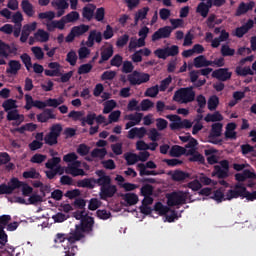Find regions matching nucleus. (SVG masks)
Here are the masks:
<instances>
[{
    "label": "nucleus",
    "mask_w": 256,
    "mask_h": 256,
    "mask_svg": "<svg viewBox=\"0 0 256 256\" xmlns=\"http://www.w3.org/2000/svg\"><path fill=\"white\" fill-rule=\"evenodd\" d=\"M116 107H117V102L115 100H108L104 104V109H103L104 115L111 113V111H113Z\"/></svg>",
    "instance_id": "46"
},
{
    "label": "nucleus",
    "mask_w": 256,
    "mask_h": 256,
    "mask_svg": "<svg viewBox=\"0 0 256 256\" xmlns=\"http://www.w3.org/2000/svg\"><path fill=\"white\" fill-rule=\"evenodd\" d=\"M19 71H21V62L19 60H10L6 68V74L15 76L18 75Z\"/></svg>",
    "instance_id": "21"
},
{
    "label": "nucleus",
    "mask_w": 256,
    "mask_h": 256,
    "mask_svg": "<svg viewBox=\"0 0 256 256\" xmlns=\"http://www.w3.org/2000/svg\"><path fill=\"white\" fill-rule=\"evenodd\" d=\"M91 151V147H89L87 144H80L77 147L76 152L80 157H87L89 155V152Z\"/></svg>",
    "instance_id": "47"
},
{
    "label": "nucleus",
    "mask_w": 256,
    "mask_h": 256,
    "mask_svg": "<svg viewBox=\"0 0 256 256\" xmlns=\"http://www.w3.org/2000/svg\"><path fill=\"white\" fill-rule=\"evenodd\" d=\"M236 75L239 77H247V75H255V72L251 70V67H241L237 66L236 67Z\"/></svg>",
    "instance_id": "38"
},
{
    "label": "nucleus",
    "mask_w": 256,
    "mask_h": 256,
    "mask_svg": "<svg viewBox=\"0 0 256 256\" xmlns=\"http://www.w3.org/2000/svg\"><path fill=\"white\" fill-rule=\"evenodd\" d=\"M103 41V34L97 30H91L86 41V47H93L95 43H101Z\"/></svg>",
    "instance_id": "16"
},
{
    "label": "nucleus",
    "mask_w": 256,
    "mask_h": 256,
    "mask_svg": "<svg viewBox=\"0 0 256 256\" xmlns=\"http://www.w3.org/2000/svg\"><path fill=\"white\" fill-rule=\"evenodd\" d=\"M235 179L238 183H243L247 181V179H256V174L255 172H251L249 169H245L242 173L235 174Z\"/></svg>",
    "instance_id": "23"
},
{
    "label": "nucleus",
    "mask_w": 256,
    "mask_h": 256,
    "mask_svg": "<svg viewBox=\"0 0 256 256\" xmlns=\"http://www.w3.org/2000/svg\"><path fill=\"white\" fill-rule=\"evenodd\" d=\"M113 53H114L113 46L109 44V46L104 48L103 51L101 52V58L98 62L99 65H103L105 61H109V59L113 57Z\"/></svg>",
    "instance_id": "26"
},
{
    "label": "nucleus",
    "mask_w": 256,
    "mask_h": 256,
    "mask_svg": "<svg viewBox=\"0 0 256 256\" xmlns=\"http://www.w3.org/2000/svg\"><path fill=\"white\" fill-rule=\"evenodd\" d=\"M222 132H223V124L217 122L212 124L209 135H211V137H221Z\"/></svg>",
    "instance_id": "35"
},
{
    "label": "nucleus",
    "mask_w": 256,
    "mask_h": 256,
    "mask_svg": "<svg viewBox=\"0 0 256 256\" xmlns=\"http://www.w3.org/2000/svg\"><path fill=\"white\" fill-rule=\"evenodd\" d=\"M101 205H102V202L99 199L92 198L89 201L88 209H89V211H97V209H99V207H101Z\"/></svg>",
    "instance_id": "59"
},
{
    "label": "nucleus",
    "mask_w": 256,
    "mask_h": 256,
    "mask_svg": "<svg viewBox=\"0 0 256 256\" xmlns=\"http://www.w3.org/2000/svg\"><path fill=\"white\" fill-rule=\"evenodd\" d=\"M213 177L218 179H227L229 177V161L222 160L220 165L214 166V171L212 172Z\"/></svg>",
    "instance_id": "8"
},
{
    "label": "nucleus",
    "mask_w": 256,
    "mask_h": 256,
    "mask_svg": "<svg viewBox=\"0 0 256 256\" xmlns=\"http://www.w3.org/2000/svg\"><path fill=\"white\" fill-rule=\"evenodd\" d=\"M185 151V148L179 145H174L170 149V157H181V155H185Z\"/></svg>",
    "instance_id": "42"
},
{
    "label": "nucleus",
    "mask_w": 256,
    "mask_h": 256,
    "mask_svg": "<svg viewBox=\"0 0 256 256\" xmlns=\"http://www.w3.org/2000/svg\"><path fill=\"white\" fill-rule=\"evenodd\" d=\"M72 30L76 37H81V35H85L87 31H89V25L81 24L79 26L72 27Z\"/></svg>",
    "instance_id": "41"
},
{
    "label": "nucleus",
    "mask_w": 256,
    "mask_h": 256,
    "mask_svg": "<svg viewBox=\"0 0 256 256\" xmlns=\"http://www.w3.org/2000/svg\"><path fill=\"white\" fill-rule=\"evenodd\" d=\"M215 153H217V150L215 149L204 150V155H206L209 165H215V163L219 162V158L215 155Z\"/></svg>",
    "instance_id": "30"
},
{
    "label": "nucleus",
    "mask_w": 256,
    "mask_h": 256,
    "mask_svg": "<svg viewBox=\"0 0 256 256\" xmlns=\"http://www.w3.org/2000/svg\"><path fill=\"white\" fill-rule=\"evenodd\" d=\"M96 9L97 6L95 4L88 3L86 6H84L82 8L83 19H86V21H93Z\"/></svg>",
    "instance_id": "18"
},
{
    "label": "nucleus",
    "mask_w": 256,
    "mask_h": 256,
    "mask_svg": "<svg viewBox=\"0 0 256 256\" xmlns=\"http://www.w3.org/2000/svg\"><path fill=\"white\" fill-rule=\"evenodd\" d=\"M96 114L95 112H89L86 117L80 119L81 126L85 127V125L93 126L95 124Z\"/></svg>",
    "instance_id": "33"
},
{
    "label": "nucleus",
    "mask_w": 256,
    "mask_h": 256,
    "mask_svg": "<svg viewBox=\"0 0 256 256\" xmlns=\"http://www.w3.org/2000/svg\"><path fill=\"white\" fill-rule=\"evenodd\" d=\"M255 7V2L250 1L249 3L241 2L236 9L235 16L241 17V15H245L249 13V11H253V8Z\"/></svg>",
    "instance_id": "19"
},
{
    "label": "nucleus",
    "mask_w": 256,
    "mask_h": 256,
    "mask_svg": "<svg viewBox=\"0 0 256 256\" xmlns=\"http://www.w3.org/2000/svg\"><path fill=\"white\" fill-rule=\"evenodd\" d=\"M117 193V186L113 184H109L108 186H103L100 188V199L102 201H107V199H111L112 197H115V194Z\"/></svg>",
    "instance_id": "12"
},
{
    "label": "nucleus",
    "mask_w": 256,
    "mask_h": 256,
    "mask_svg": "<svg viewBox=\"0 0 256 256\" xmlns=\"http://www.w3.org/2000/svg\"><path fill=\"white\" fill-rule=\"evenodd\" d=\"M247 187L243 185V183L238 182L234 185L233 189H230L226 193V199L227 201H231L232 199H239V197H242V199H245V190Z\"/></svg>",
    "instance_id": "7"
},
{
    "label": "nucleus",
    "mask_w": 256,
    "mask_h": 256,
    "mask_svg": "<svg viewBox=\"0 0 256 256\" xmlns=\"http://www.w3.org/2000/svg\"><path fill=\"white\" fill-rule=\"evenodd\" d=\"M107 155V149L106 148H95L92 150L91 152V157H93V159H105V156Z\"/></svg>",
    "instance_id": "43"
},
{
    "label": "nucleus",
    "mask_w": 256,
    "mask_h": 256,
    "mask_svg": "<svg viewBox=\"0 0 256 256\" xmlns=\"http://www.w3.org/2000/svg\"><path fill=\"white\" fill-rule=\"evenodd\" d=\"M210 199H213L214 201H216V203H223V201H227L223 188H218L217 190H214L210 196Z\"/></svg>",
    "instance_id": "29"
},
{
    "label": "nucleus",
    "mask_w": 256,
    "mask_h": 256,
    "mask_svg": "<svg viewBox=\"0 0 256 256\" xmlns=\"http://www.w3.org/2000/svg\"><path fill=\"white\" fill-rule=\"evenodd\" d=\"M153 186L150 184H145L141 187L140 193L142 197H151L153 195Z\"/></svg>",
    "instance_id": "51"
},
{
    "label": "nucleus",
    "mask_w": 256,
    "mask_h": 256,
    "mask_svg": "<svg viewBox=\"0 0 256 256\" xmlns=\"http://www.w3.org/2000/svg\"><path fill=\"white\" fill-rule=\"evenodd\" d=\"M154 55L158 59H167V57H175L179 55V46L172 45L171 47L158 48L154 51Z\"/></svg>",
    "instance_id": "6"
},
{
    "label": "nucleus",
    "mask_w": 256,
    "mask_h": 256,
    "mask_svg": "<svg viewBox=\"0 0 256 256\" xmlns=\"http://www.w3.org/2000/svg\"><path fill=\"white\" fill-rule=\"evenodd\" d=\"M171 33H173V28L171 26H164L159 28L152 35V41H159V39H169L171 37Z\"/></svg>",
    "instance_id": "13"
},
{
    "label": "nucleus",
    "mask_w": 256,
    "mask_h": 256,
    "mask_svg": "<svg viewBox=\"0 0 256 256\" xmlns=\"http://www.w3.org/2000/svg\"><path fill=\"white\" fill-rule=\"evenodd\" d=\"M145 97H155L156 95H159V85L152 86L148 88L145 93Z\"/></svg>",
    "instance_id": "63"
},
{
    "label": "nucleus",
    "mask_w": 256,
    "mask_h": 256,
    "mask_svg": "<svg viewBox=\"0 0 256 256\" xmlns=\"http://www.w3.org/2000/svg\"><path fill=\"white\" fill-rule=\"evenodd\" d=\"M2 107H3L4 111H6V113H8L9 111H11V109H17V104H16L15 100L8 99L3 102Z\"/></svg>",
    "instance_id": "55"
},
{
    "label": "nucleus",
    "mask_w": 256,
    "mask_h": 256,
    "mask_svg": "<svg viewBox=\"0 0 256 256\" xmlns=\"http://www.w3.org/2000/svg\"><path fill=\"white\" fill-rule=\"evenodd\" d=\"M153 107H155V103L149 99H144L140 103V111H149Z\"/></svg>",
    "instance_id": "60"
},
{
    "label": "nucleus",
    "mask_w": 256,
    "mask_h": 256,
    "mask_svg": "<svg viewBox=\"0 0 256 256\" xmlns=\"http://www.w3.org/2000/svg\"><path fill=\"white\" fill-rule=\"evenodd\" d=\"M127 43H129V36L128 34H124L122 36H120L117 41H116V47H118L119 49L123 48L125 45H127Z\"/></svg>",
    "instance_id": "61"
},
{
    "label": "nucleus",
    "mask_w": 256,
    "mask_h": 256,
    "mask_svg": "<svg viewBox=\"0 0 256 256\" xmlns=\"http://www.w3.org/2000/svg\"><path fill=\"white\" fill-rule=\"evenodd\" d=\"M154 211H157L159 215H167V213H169V207L163 205L161 202H156L154 205Z\"/></svg>",
    "instance_id": "52"
},
{
    "label": "nucleus",
    "mask_w": 256,
    "mask_h": 256,
    "mask_svg": "<svg viewBox=\"0 0 256 256\" xmlns=\"http://www.w3.org/2000/svg\"><path fill=\"white\" fill-rule=\"evenodd\" d=\"M48 67L52 70L46 69L44 71V75H46V77H61V64H59V62H50Z\"/></svg>",
    "instance_id": "17"
},
{
    "label": "nucleus",
    "mask_w": 256,
    "mask_h": 256,
    "mask_svg": "<svg viewBox=\"0 0 256 256\" xmlns=\"http://www.w3.org/2000/svg\"><path fill=\"white\" fill-rule=\"evenodd\" d=\"M63 132V126L61 124H54L50 127V134L55 137H61V133Z\"/></svg>",
    "instance_id": "56"
},
{
    "label": "nucleus",
    "mask_w": 256,
    "mask_h": 256,
    "mask_svg": "<svg viewBox=\"0 0 256 256\" xmlns=\"http://www.w3.org/2000/svg\"><path fill=\"white\" fill-rule=\"evenodd\" d=\"M124 159L127 165H135L139 161V155L131 152H127L124 154Z\"/></svg>",
    "instance_id": "39"
},
{
    "label": "nucleus",
    "mask_w": 256,
    "mask_h": 256,
    "mask_svg": "<svg viewBox=\"0 0 256 256\" xmlns=\"http://www.w3.org/2000/svg\"><path fill=\"white\" fill-rule=\"evenodd\" d=\"M94 19L101 23L105 19V8H97L96 12H94Z\"/></svg>",
    "instance_id": "64"
},
{
    "label": "nucleus",
    "mask_w": 256,
    "mask_h": 256,
    "mask_svg": "<svg viewBox=\"0 0 256 256\" xmlns=\"http://www.w3.org/2000/svg\"><path fill=\"white\" fill-rule=\"evenodd\" d=\"M63 17L66 23H75V21H79L80 15H79V12L72 11Z\"/></svg>",
    "instance_id": "49"
},
{
    "label": "nucleus",
    "mask_w": 256,
    "mask_h": 256,
    "mask_svg": "<svg viewBox=\"0 0 256 256\" xmlns=\"http://www.w3.org/2000/svg\"><path fill=\"white\" fill-rule=\"evenodd\" d=\"M66 61L69 63L72 67H75L77 65V53L75 50H71L67 53Z\"/></svg>",
    "instance_id": "53"
},
{
    "label": "nucleus",
    "mask_w": 256,
    "mask_h": 256,
    "mask_svg": "<svg viewBox=\"0 0 256 256\" xmlns=\"http://www.w3.org/2000/svg\"><path fill=\"white\" fill-rule=\"evenodd\" d=\"M93 69V65L91 63L82 64L78 68V75H87V73H91Z\"/></svg>",
    "instance_id": "57"
},
{
    "label": "nucleus",
    "mask_w": 256,
    "mask_h": 256,
    "mask_svg": "<svg viewBox=\"0 0 256 256\" xmlns=\"http://www.w3.org/2000/svg\"><path fill=\"white\" fill-rule=\"evenodd\" d=\"M59 138L53 134H50V132L48 134H46V136L44 137V143L46 145H49L50 147H53V145H57V143H59Z\"/></svg>",
    "instance_id": "45"
},
{
    "label": "nucleus",
    "mask_w": 256,
    "mask_h": 256,
    "mask_svg": "<svg viewBox=\"0 0 256 256\" xmlns=\"http://www.w3.org/2000/svg\"><path fill=\"white\" fill-rule=\"evenodd\" d=\"M93 225H95V219L91 216L84 217L80 224L76 225L84 235L85 233H91L93 231Z\"/></svg>",
    "instance_id": "11"
},
{
    "label": "nucleus",
    "mask_w": 256,
    "mask_h": 256,
    "mask_svg": "<svg viewBox=\"0 0 256 256\" xmlns=\"http://www.w3.org/2000/svg\"><path fill=\"white\" fill-rule=\"evenodd\" d=\"M59 163H61V157H53L45 163V167L46 169L53 170L55 167H58Z\"/></svg>",
    "instance_id": "48"
},
{
    "label": "nucleus",
    "mask_w": 256,
    "mask_h": 256,
    "mask_svg": "<svg viewBox=\"0 0 256 256\" xmlns=\"http://www.w3.org/2000/svg\"><path fill=\"white\" fill-rule=\"evenodd\" d=\"M125 119L127 121H132L135 123V125H139L141 121L143 120V113L141 112H136L135 114H128L125 116Z\"/></svg>",
    "instance_id": "37"
},
{
    "label": "nucleus",
    "mask_w": 256,
    "mask_h": 256,
    "mask_svg": "<svg viewBox=\"0 0 256 256\" xmlns=\"http://www.w3.org/2000/svg\"><path fill=\"white\" fill-rule=\"evenodd\" d=\"M137 169L139 171L140 177H145L149 175L157 176L159 175V172L156 170H145V166H143V163L137 164Z\"/></svg>",
    "instance_id": "36"
},
{
    "label": "nucleus",
    "mask_w": 256,
    "mask_h": 256,
    "mask_svg": "<svg viewBox=\"0 0 256 256\" xmlns=\"http://www.w3.org/2000/svg\"><path fill=\"white\" fill-rule=\"evenodd\" d=\"M255 25V22H253V19H249L244 25L237 27L235 29V36L238 37V39L243 38L251 29H253Z\"/></svg>",
    "instance_id": "15"
},
{
    "label": "nucleus",
    "mask_w": 256,
    "mask_h": 256,
    "mask_svg": "<svg viewBox=\"0 0 256 256\" xmlns=\"http://www.w3.org/2000/svg\"><path fill=\"white\" fill-rule=\"evenodd\" d=\"M145 135H147V129L145 127H135L129 130L128 139H135V137L138 139H143Z\"/></svg>",
    "instance_id": "24"
},
{
    "label": "nucleus",
    "mask_w": 256,
    "mask_h": 256,
    "mask_svg": "<svg viewBox=\"0 0 256 256\" xmlns=\"http://www.w3.org/2000/svg\"><path fill=\"white\" fill-rule=\"evenodd\" d=\"M51 5L57 9H69V3L65 0H53Z\"/></svg>",
    "instance_id": "62"
},
{
    "label": "nucleus",
    "mask_w": 256,
    "mask_h": 256,
    "mask_svg": "<svg viewBox=\"0 0 256 256\" xmlns=\"http://www.w3.org/2000/svg\"><path fill=\"white\" fill-rule=\"evenodd\" d=\"M94 178H84L82 180L77 181V187H82L83 189H93L95 187V183H93Z\"/></svg>",
    "instance_id": "34"
},
{
    "label": "nucleus",
    "mask_w": 256,
    "mask_h": 256,
    "mask_svg": "<svg viewBox=\"0 0 256 256\" xmlns=\"http://www.w3.org/2000/svg\"><path fill=\"white\" fill-rule=\"evenodd\" d=\"M34 39H36V41H40V43H47V41H49V32L43 29H38L34 34Z\"/></svg>",
    "instance_id": "32"
},
{
    "label": "nucleus",
    "mask_w": 256,
    "mask_h": 256,
    "mask_svg": "<svg viewBox=\"0 0 256 256\" xmlns=\"http://www.w3.org/2000/svg\"><path fill=\"white\" fill-rule=\"evenodd\" d=\"M166 119H169V121L173 122L170 124V129L172 131H176L177 129H191V127H193V122H191V120H181L180 116L177 114L167 115Z\"/></svg>",
    "instance_id": "3"
},
{
    "label": "nucleus",
    "mask_w": 256,
    "mask_h": 256,
    "mask_svg": "<svg viewBox=\"0 0 256 256\" xmlns=\"http://www.w3.org/2000/svg\"><path fill=\"white\" fill-rule=\"evenodd\" d=\"M93 183L98 185L101 189V187H107L108 185H111V176H103L98 179H93Z\"/></svg>",
    "instance_id": "40"
},
{
    "label": "nucleus",
    "mask_w": 256,
    "mask_h": 256,
    "mask_svg": "<svg viewBox=\"0 0 256 256\" xmlns=\"http://www.w3.org/2000/svg\"><path fill=\"white\" fill-rule=\"evenodd\" d=\"M20 59L22 63L25 65L27 71H31V67H33V63L31 62V56H29V54L27 53H23L20 56Z\"/></svg>",
    "instance_id": "54"
},
{
    "label": "nucleus",
    "mask_w": 256,
    "mask_h": 256,
    "mask_svg": "<svg viewBox=\"0 0 256 256\" xmlns=\"http://www.w3.org/2000/svg\"><path fill=\"white\" fill-rule=\"evenodd\" d=\"M17 51V45H9L3 40H0V65H7L5 59H9V55H17Z\"/></svg>",
    "instance_id": "5"
},
{
    "label": "nucleus",
    "mask_w": 256,
    "mask_h": 256,
    "mask_svg": "<svg viewBox=\"0 0 256 256\" xmlns=\"http://www.w3.org/2000/svg\"><path fill=\"white\" fill-rule=\"evenodd\" d=\"M233 73L229 71V68H219L212 72V77L218 81H229Z\"/></svg>",
    "instance_id": "14"
},
{
    "label": "nucleus",
    "mask_w": 256,
    "mask_h": 256,
    "mask_svg": "<svg viewBox=\"0 0 256 256\" xmlns=\"http://www.w3.org/2000/svg\"><path fill=\"white\" fill-rule=\"evenodd\" d=\"M135 66H133V62L131 61H124L122 65V73L128 74L127 79L130 85H143V83H148L151 79V75L145 72H139L137 70L133 71ZM130 73V74H129Z\"/></svg>",
    "instance_id": "1"
},
{
    "label": "nucleus",
    "mask_w": 256,
    "mask_h": 256,
    "mask_svg": "<svg viewBox=\"0 0 256 256\" xmlns=\"http://www.w3.org/2000/svg\"><path fill=\"white\" fill-rule=\"evenodd\" d=\"M168 175L171 177L172 181H175V183H185L187 179H191V174L189 172L179 169L168 172Z\"/></svg>",
    "instance_id": "10"
},
{
    "label": "nucleus",
    "mask_w": 256,
    "mask_h": 256,
    "mask_svg": "<svg viewBox=\"0 0 256 256\" xmlns=\"http://www.w3.org/2000/svg\"><path fill=\"white\" fill-rule=\"evenodd\" d=\"M189 197V192L185 191H174L167 195L168 206L177 207V205H185Z\"/></svg>",
    "instance_id": "4"
},
{
    "label": "nucleus",
    "mask_w": 256,
    "mask_h": 256,
    "mask_svg": "<svg viewBox=\"0 0 256 256\" xmlns=\"http://www.w3.org/2000/svg\"><path fill=\"white\" fill-rule=\"evenodd\" d=\"M219 106V97L217 95H213L208 99V109L209 111H215Z\"/></svg>",
    "instance_id": "50"
},
{
    "label": "nucleus",
    "mask_w": 256,
    "mask_h": 256,
    "mask_svg": "<svg viewBox=\"0 0 256 256\" xmlns=\"http://www.w3.org/2000/svg\"><path fill=\"white\" fill-rule=\"evenodd\" d=\"M220 53L222 57H233V55H235V49L229 47L227 44H223Z\"/></svg>",
    "instance_id": "44"
},
{
    "label": "nucleus",
    "mask_w": 256,
    "mask_h": 256,
    "mask_svg": "<svg viewBox=\"0 0 256 256\" xmlns=\"http://www.w3.org/2000/svg\"><path fill=\"white\" fill-rule=\"evenodd\" d=\"M204 121H206V123H217V121H223V115H221L219 111H216L213 114L208 113L204 117Z\"/></svg>",
    "instance_id": "31"
},
{
    "label": "nucleus",
    "mask_w": 256,
    "mask_h": 256,
    "mask_svg": "<svg viewBox=\"0 0 256 256\" xmlns=\"http://www.w3.org/2000/svg\"><path fill=\"white\" fill-rule=\"evenodd\" d=\"M173 100L177 103H193L195 91L191 87L180 88L174 93Z\"/></svg>",
    "instance_id": "2"
},
{
    "label": "nucleus",
    "mask_w": 256,
    "mask_h": 256,
    "mask_svg": "<svg viewBox=\"0 0 256 256\" xmlns=\"http://www.w3.org/2000/svg\"><path fill=\"white\" fill-rule=\"evenodd\" d=\"M25 101L26 104L24 106V109H26V111H31V109H33V107H36V109H45V107H47V102H43L41 100H33V96L26 94L25 95Z\"/></svg>",
    "instance_id": "9"
},
{
    "label": "nucleus",
    "mask_w": 256,
    "mask_h": 256,
    "mask_svg": "<svg viewBox=\"0 0 256 256\" xmlns=\"http://www.w3.org/2000/svg\"><path fill=\"white\" fill-rule=\"evenodd\" d=\"M193 65L196 69H201L203 67H210V60H207L204 55H200L193 60Z\"/></svg>",
    "instance_id": "27"
},
{
    "label": "nucleus",
    "mask_w": 256,
    "mask_h": 256,
    "mask_svg": "<svg viewBox=\"0 0 256 256\" xmlns=\"http://www.w3.org/2000/svg\"><path fill=\"white\" fill-rule=\"evenodd\" d=\"M21 7L22 11L25 13V15H27V17H33V15H35V9L29 0H22Z\"/></svg>",
    "instance_id": "28"
},
{
    "label": "nucleus",
    "mask_w": 256,
    "mask_h": 256,
    "mask_svg": "<svg viewBox=\"0 0 256 256\" xmlns=\"http://www.w3.org/2000/svg\"><path fill=\"white\" fill-rule=\"evenodd\" d=\"M196 12L200 13L201 17H207L209 15V8L205 5V2L198 4Z\"/></svg>",
    "instance_id": "58"
},
{
    "label": "nucleus",
    "mask_w": 256,
    "mask_h": 256,
    "mask_svg": "<svg viewBox=\"0 0 256 256\" xmlns=\"http://www.w3.org/2000/svg\"><path fill=\"white\" fill-rule=\"evenodd\" d=\"M124 199V206L125 207H132L133 205H137L139 203V196L135 193H126L123 195Z\"/></svg>",
    "instance_id": "25"
},
{
    "label": "nucleus",
    "mask_w": 256,
    "mask_h": 256,
    "mask_svg": "<svg viewBox=\"0 0 256 256\" xmlns=\"http://www.w3.org/2000/svg\"><path fill=\"white\" fill-rule=\"evenodd\" d=\"M84 237L85 234L75 226V230H72L68 234V243L70 245H74V243H77V241H81L82 239H84Z\"/></svg>",
    "instance_id": "22"
},
{
    "label": "nucleus",
    "mask_w": 256,
    "mask_h": 256,
    "mask_svg": "<svg viewBox=\"0 0 256 256\" xmlns=\"http://www.w3.org/2000/svg\"><path fill=\"white\" fill-rule=\"evenodd\" d=\"M57 116L53 113V109L46 108L43 110L42 113L37 115V121L38 123H47L49 119H56Z\"/></svg>",
    "instance_id": "20"
}]
</instances>
